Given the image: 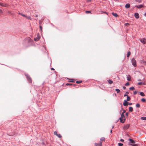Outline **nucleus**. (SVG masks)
<instances>
[{
	"label": "nucleus",
	"instance_id": "f3484780",
	"mask_svg": "<svg viewBox=\"0 0 146 146\" xmlns=\"http://www.w3.org/2000/svg\"><path fill=\"white\" fill-rule=\"evenodd\" d=\"M129 110L130 112H132L133 111V108L131 107H130L129 108Z\"/></svg>",
	"mask_w": 146,
	"mask_h": 146
},
{
	"label": "nucleus",
	"instance_id": "09e8293b",
	"mask_svg": "<svg viewBox=\"0 0 146 146\" xmlns=\"http://www.w3.org/2000/svg\"><path fill=\"white\" fill-rule=\"evenodd\" d=\"M129 24L128 23H126L125 24V25H129Z\"/></svg>",
	"mask_w": 146,
	"mask_h": 146
},
{
	"label": "nucleus",
	"instance_id": "dca6fc26",
	"mask_svg": "<svg viewBox=\"0 0 146 146\" xmlns=\"http://www.w3.org/2000/svg\"><path fill=\"white\" fill-rule=\"evenodd\" d=\"M127 99L126 101H129L131 100L129 96H127Z\"/></svg>",
	"mask_w": 146,
	"mask_h": 146
},
{
	"label": "nucleus",
	"instance_id": "a878e982",
	"mask_svg": "<svg viewBox=\"0 0 146 146\" xmlns=\"http://www.w3.org/2000/svg\"><path fill=\"white\" fill-rule=\"evenodd\" d=\"M129 94V92H126L125 94L124 95V96L125 97L126 96H128L127 95Z\"/></svg>",
	"mask_w": 146,
	"mask_h": 146
},
{
	"label": "nucleus",
	"instance_id": "4468645a",
	"mask_svg": "<svg viewBox=\"0 0 146 146\" xmlns=\"http://www.w3.org/2000/svg\"><path fill=\"white\" fill-rule=\"evenodd\" d=\"M105 138L104 137H102L100 139V142H102H102H105Z\"/></svg>",
	"mask_w": 146,
	"mask_h": 146
},
{
	"label": "nucleus",
	"instance_id": "5fc2aeb1",
	"mask_svg": "<svg viewBox=\"0 0 146 146\" xmlns=\"http://www.w3.org/2000/svg\"><path fill=\"white\" fill-rule=\"evenodd\" d=\"M38 17L37 15H36V16H35V17Z\"/></svg>",
	"mask_w": 146,
	"mask_h": 146
},
{
	"label": "nucleus",
	"instance_id": "f03ea898",
	"mask_svg": "<svg viewBox=\"0 0 146 146\" xmlns=\"http://www.w3.org/2000/svg\"><path fill=\"white\" fill-rule=\"evenodd\" d=\"M131 62L132 63L133 65L135 67L136 66V61L134 58L132 59L131 60Z\"/></svg>",
	"mask_w": 146,
	"mask_h": 146
},
{
	"label": "nucleus",
	"instance_id": "72a5a7b5",
	"mask_svg": "<svg viewBox=\"0 0 146 146\" xmlns=\"http://www.w3.org/2000/svg\"><path fill=\"white\" fill-rule=\"evenodd\" d=\"M19 14H20L22 16H23V17H27V16H25V15L23 14L22 13H19Z\"/></svg>",
	"mask_w": 146,
	"mask_h": 146
},
{
	"label": "nucleus",
	"instance_id": "473e14b6",
	"mask_svg": "<svg viewBox=\"0 0 146 146\" xmlns=\"http://www.w3.org/2000/svg\"><path fill=\"white\" fill-rule=\"evenodd\" d=\"M129 82H127L125 84V86H128L129 85Z\"/></svg>",
	"mask_w": 146,
	"mask_h": 146
},
{
	"label": "nucleus",
	"instance_id": "c03bdc74",
	"mask_svg": "<svg viewBox=\"0 0 146 146\" xmlns=\"http://www.w3.org/2000/svg\"><path fill=\"white\" fill-rule=\"evenodd\" d=\"M128 104L129 105H131L132 104V103H128Z\"/></svg>",
	"mask_w": 146,
	"mask_h": 146
},
{
	"label": "nucleus",
	"instance_id": "6e6d98bb",
	"mask_svg": "<svg viewBox=\"0 0 146 146\" xmlns=\"http://www.w3.org/2000/svg\"><path fill=\"white\" fill-rule=\"evenodd\" d=\"M104 13H106V14H107V13H106V12H105Z\"/></svg>",
	"mask_w": 146,
	"mask_h": 146
},
{
	"label": "nucleus",
	"instance_id": "aec40b11",
	"mask_svg": "<svg viewBox=\"0 0 146 146\" xmlns=\"http://www.w3.org/2000/svg\"><path fill=\"white\" fill-rule=\"evenodd\" d=\"M108 81L110 84H111L113 83V81L111 80H108Z\"/></svg>",
	"mask_w": 146,
	"mask_h": 146
},
{
	"label": "nucleus",
	"instance_id": "4c0bfd02",
	"mask_svg": "<svg viewBox=\"0 0 146 146\" xmlns=\"http://www.w3.org/2000/svg\"><path fill=\"white\" fill-rule=\"evenodd\" d=\"M26 18H27V19H30L31 20V18L30 17H27H27H26Z\"/></svg>",
	"mask_w": 146,
	"mask_h": 146
},
{
	"label": "nucleus",
	"instance_id": "b1692460",
	"mask_svg": "<svg viewBox=\"0 0 146 146\" xmlns=\"http://www.w3.org/2000/svg\"><path fill=\"white\" fill-rule=\"evenodd\" d=\"M141 63L143 64L144 65L146 64V62L144 60H142L141 61Z\"/></svg>",
	"mask_w": 146,
	"mask_h": 146
},
{
	"label": "nucleus",
	"instance_id": "bb28decb",
	"mask_svg": "<svg viewBox=\"0 0 146 146\" xmlns=\"http://www.w3.org/2000/svg\"><path fill=\"white\" fill-rule=\"evenodd\" d=\"M136 107L137 108H139L140 107V105L139 104H137L136 105Z\"/></svg>",
	"mask_w": 146,
	"mask_h": 146
},
{
	"label": "nucleus",
	"instance_id": "39448f33",
	"mask_svg": "<svg viewBox=\"0 0 146 146\" xmlns=\"http://www.w3.org/2000/svg\"><path fill=\"white\" fill-rule=\"evenodd\" d=\"M129 127V124H127L126 125H125L124 126L123 129L124 130H126Z\"/></svg>",
	"mask_w": 146,
	"mask_h": 146
},
{
	"label": "nucleus",
	"instance_id": "7c9ffc66",
	"mask_svg": "<svg viewBox=\"0 0 146 146\" xmlns=\"http://www.w3.org/2000/svg\"><path fill=\"white\" fill-rule=\"evenodd\" d=\"M129 89L131 90H133L134 89V88L133 87H132L129 88Z\"/></svg>",
	"mask_w": 146,
	"mask_h": 146
},
{
	"label": "nucleus",
	"instance_id": "4d7b16f0",
	"mask_svg": "<svg viewBox=\"0 0 146 146\" xmlns=\"http://www.w3.org/2000/svg\"><path fill=\"white\" fill-rule=\"evenodd\" d=\"M113 127H113H113H112V128L113 129Z\"/></svg>",
	"mask_w": 146,
	"mask_h": 146
},
{
	"label": "nucleus",
	"instance_id": "2f4dec72",
	"mask_svg": "<svg viewBox=\"0 0 146 146\" xmlns=\"http://www.w3.org/2000/svg\"><path fill=\"white\" fill-rule=\"evenodd\" d=\"M118 145L119 146H122L123 145V144L121 143H118Z\"/></svg>",
	"mask_w": 146,
	"mask_h": 146
},
{
	"label": "nucleus",
	"instance_id": "ddd939ff",
	"mask_svg": "<svg viewBox=\"0 0 146 146\" xmlns=\"http://www.w3.org/2000/svg\"><path fill=\"white\" fill-rule=\"evenodd\" d=\"M127 80L130 81L131 79V77L130 75H128L127 76Z\"/></svg>",
	"mask_w": 146,
	"mask_h": 146
},
{
	"label": "nucleus",
	"instance_id": "6ab92c4d",
	"mask_svg": "<svg viewBox=\"0 0 146 146\" xmlns=\"http://www.w3.org/2000/svg\"><path fill=\"white\" fill-rule=\"evenodd\" d=\"M112 15L114 17H117L118 16V15H117V14L116 13H112Z\"/></svg>",
	"mask_w": 146,
	"mask_h": 146
},
{
	"label": "nucleus",
	"instance_id": "37998d69",
	"mask_svg": "<svg viewBox=\"0 0 146 146\" xmlns=\"http://www.w3.org/2000/svg\"><path fill=\"white\" fill-rule=\"evenodd\" d=\"M92 0H86V1L87 2H90Z\"/></svg>",
	"mask_w": 146,
	"mask_h": 146
},
{
	"label": "nucleus",
	"instance_id": "864d4df0",
	"mask_svg": "<svg viewBox=\"0 0 146 146\" xmlns=\"http://www.w3.org/2000/svg\"><path fill=\"white\" fill-rule=\"evenodd\" d=\"M145 15L146 16V13H145Z\"/></svg>",
	"mask_w": 146,
	"mask_h": 146
},
{
	"label": "nucleus",
	"instance_id": "58836bf2",
	"mask_svg": "<svg viewBox=\"0 0 146 146\" xmlns=\"http://www.w3.org/2000/svg\"><path fill=\"white\" fill-rule=\"evenodd\" d=\"M40 28V31H41L42 30V27L40 25L39 26Z\"/></svg>",
	"mask_w": 146,
	"mask_h": 146
},
{
	"label": "nucleus",
	"instance_id": "79ce46f5",
	"mask_svg": "<svg viewBox=\"0 0 146 146\" xmlns=\"http://www.w3.org/2000/svg\"><path fill=\"white\" fill-rule=\"evenodd\" d=\"M125 115H126L127 117L128 116V112L126 113Z\"/></svg>",
	"mask_w": 146,
	"mask_h": 146
},
{
	"label": "nucleus",
	"instance_id": "c756f323",
	"mask_svg": "<svg viewBox=\"0 0 146 146\" xmlns=\"http://www.w3.org/2000/svg\"><path fill=\"white\" fill-rule=\"evenodd\" d=\"M82 82V81H76V83L78 84H79L81 83Z\"/></svg>",
	"mask_w": 146,
	"mask_h": 146
},
{
	"label": "nucleus",
	"instance_id": "f8f14e48",
	"mask_svg": "<svg viewBox=\"0 0 146 146\" xmlns=\"http://www.w3.org/2000/svg\"><path fill=\"white\" fill-rule=\"evenodd\" d=\"M134 15H135V17L137 19H138L139 18V14L137 13H135V14Z\"/></svg>",
	"mask_w": 146,
	"mask_h": 146
},
{
	"label": "nucleus",
	"instance_id": "7ed1b4c3",
	"mask_svg": "<svg viewBox=\"0 0 146 146\" xmlns=\"http://www.w3.org/2000/svg\"><path fill=\"white\" fill-rule=\"evenodd\" d=\"M54 134L56 135L59 138H60L62 137V136L60 134H58L56 131L54 132Z\"/></svg>",
	"mask_w": 146,
	"mask_h": 146
},
{
	"label": "nucleus",
	"instance_id": "5701e85b",
	"mask_svg": "<svg viewBox=\"0 0 146 146\" xmlns=\"http://www.w3.org/2000/svg\"><path fill=\"white\" fill-rule=\"evenodd\" d=\"M131 54V52H127V57H129Z\"/></svg>",
	"mask_w": 146,
	"mask_h": 146
},
{
	"label": "nucleus",
	"instance_id": "412c9836",
	"mask_svg": "<svg viewBox=\"0 0 146 146\" xmlns=\"http://www.w3.org/2000/svg\"><path fill=\"white\" fill-rule=\"evenodd\" d=\"M141 119L142 120H146V117H142L141 118Z\"/></svg>",
	"mask_w": 146,
	"mask_h": 146
},
{
	"label": "nucleus",
	"instance_id": "9d476101",
	"mask_svg": "<svg viewBox=\"0 0 146 146\" xmlns=\"http://www.w3.org/2000/svg\"><path fill=\"white\" fill-rule=\"evenodd\" d=\"M40 38V36L39 35H38L37 37L35 38H34V40L36 41H37Z\"/></svg>",
	"mask_w": 146,
	"mask_h": 146
},
{
	"label": "nucleus",
	"instance_id": "a19ab883",
	"mask_svg": "<svg viewBox=\"0 0 146 146\" xmlns=\"http://www.w3.org/2000/svg\"><path fill=\"white\" fill-rule=\"evenodd\" d=\"M137 92L136 91H135L133 92V94L134 95H135L137 94Z\"/></svg>",
	"mask_w": 146,
	"mask_h": 146
},
{
	"label": "nucleus",
	"instance_id": "49530a36",
	"mask_svg": "<svg viewBox=\"0 0 146 146\" xmlns=\"http://www.w3.org/2000/svg\"><path fill=\"white\" fill-rule=\"evenodd\" d=\"M120 141L121 142H123L124 141V140L123 139H121L120 140Z\"/></svg>",
	"mask_w": 146,
	"mask_h": 146
},
{
	"label": "nucleus",
	"instance_id": "9b49d317",
	"mask_svg": "<svg viewBox=\"0 0 146 146\" xmlns=\"http://www.w3.org/2000/svg\"><path fill=\"white\" fill-rule=\"evenodd\" d=\"M135 7L138 8H140L143 7V6L142 5H136Z\"/></svg>",
	"mask_w": 146,
	"mask_h": 146
},
{
	"label": "nucleus",
	"instance_id": "603ef678",
	"mask_svg": "<svg viewBox=\"0 0 146 146\" xmlns=\"http://www.w3.org/2000/svg\"><path fill=\"white\" fill-rule=\"evenodd\" d=\"M112 130H111V131H110V133H112Z\"/></svg>",
	"mask_w": 146,
	"mask_h": 146
},
{
	"label": "nucleus",
	"instance_id": "4be33fe9",
	"mask_svg": "<svg viewBox=\"0 0 146 146\" xmlns=\"http://www.w3.org/2000/svg\"><path fill=\"white\" fill-rule=\"evenodd\" d=\"M140 94L142 96H145L143 92H140Z\"/></svg>",
	"mask_w": 146,
	"mask_h": 146
},
{
	"label": "nucleus",
	"instance_id": "f257e3e1",
	"mask_svg": "<svg viewBox=\"0 0 146 146\" xmlns=\"http://www.w3.org/2000/svg\"><path fill=\"white\" fill-rule=\"evenodd\" d=\"M120 120L121 122L124 123L125 121V118L124 114L123 113H122L121 115V117L120 118Z\"/></svg>",
	"mask_w": 146,
	"mask_h": 146
},
{
	"label": "nucleus",
	"instance_id": "0eeeda50",
	"mask_svg": "<svg viewBox=\"0 0 146 146\" xmlns=\"http://www.w3.org/2000/svg\"><path fill=\"white\" fill-rule=\"evenodd\" d=\"M0 5L2 7H6L8 6V5L7 4L1 2H0Z\"/></svg>",
	"mask_w": 146,
	"mask_h": 146
},
{
	"label": "nucleus",
	"instance_id": "8fccbe9b",
	"mask_svg": "<svg viewBox=\"0 0 146 146\" xmlns=\"http://www.w3.org/2000/svg\"><path fill=\"white\" fill-rule=\"evenodd\" d=\"M51 69L52 70H54V69L53 68H51Z\"/></svg>",
	"mask_w": 146,
	"mask_h": 146
},
{
	"label": "nucleus",
	"instance_id": "a18cd8bd",
	"mask_svg": "<svg viewBox=\"0 0 146 146\" xmlns=\"http://www.w3.org/2000/svg\"><path fill=\"white\" fill-rule=\"evenodd\" d=\"M133 146H138L136 144H134L132 145Z\"/></svg>",
	"mask_w": 146,
	"mask_h": 146
},
{
	"label": "nucleus",
	"instance_id": "2eb2a0df",
	"mask_svg": "<svg viewBox=\"0 0 146 146\" xmlns=\"http://www.w3.org/2000/svg\"><path fill=\"white\" fill-rule=\"evenodd\" d=\"M130 7V4L129 3L127 4L125 6V7L126 8H129Z\"/></svg>",
	"mask_w": 146,
	"mask_h": 146
},
{
	"label": "nucleus",
	"instance_id": "a211bd4d",
	"mask_svg": "<svg viewBox=\"0 0 146 146\" xmlns=\"http://www.w3.org/2000/svg\"><path fill=\"white\" fill-rule=\"evenodd\" d=\"M129 140L131 143H135V142L133 140L131 139H129Z\"/></svg>",
	"mask_w": 146,
	"mask_h": 146
},
{
	"label": "nucleus",
	"instance_id": "393cba45",
	"mask_svg": "<svg viewBox=\"0 0 146 146\" xmlns=\"http://www.w3.org/2000/svg\"><path fill=\"white\" fill-rule=\"evenodd\" d=\"M141 101L143 102H145L146 101V100L144 98H142L141 99Z\"/></svg>",
	"mask_w": 146,
	"mask_h": 146
},
{
	"label": "nucleus",
	"instance_id": "20e7f679",
	"mask_svg": "<svg viewBox=\"0 0 146 146\" xmlns=\"http://www.w3.org/2000/svg\"><path fill=\"white\" fill-rule=\"evenodd\" d=\"M26 76L28 80V81L30 83H31L32 82V80L31 77L27 74L26 75Z\"/></svg>",
	"mask_w": 146,
	"mask_h": 146
},
{
	"label": "nucleus",
	"instance_id": "423d86ee",
	"mask_svg": "<svg viewBox=\"0 0 146 146\" xmlns=\"http://www.w3.org/2000/svg\"><path fill=\"white\" fill-rule=\"evenodd\" d=\"M140 41L144 44L146 43V39L145 38L141 39L140 40Z\"/></svg>",
	"mask_w": 146,
	"mask_h": 146
},
{
	"label": "nucleus",
	"instance_id": "de8ad7c7",
	"mask_svg": "<svg viewBox=\"0 0 146 146\" xmlns=\"http://www.w3.org/2000/svg\"><path fill=\"white\" fill-rule=\"evenodd\" d=\"M123 89H125L126 88V87H125V86H123Z\"/></svg>",
	"mask_w": 146,
	"mask_h": 146
},
{
	"label": "nucleus",
	"instance_id": "6e6552de",
	"mask_svg": "<svg viewBox=\"0 0 146 146\" xmlns=\"http://www.w3.org/2000/svg\"><path fill=\"white\" fill-rule=\"evenodd\" d=\"M95 145L96 146H102V142H100L99 143H95Z\"/></svg>",
	"mask_w": 146,
	"mask_h": 146
},
{
	"label": "nucleus",
	"instance_id": "cd10ccee",
	"mask_svg": "<svg viewBox=\"0 0 146 146\" xmlns=\"http://www.w3.org/2000/svg\"><path fill=\"white\" fill-rule=\"evenodd\" d=\"M85 13L86 14L89 13H91V14L92 13L91 11H85Z\"/></svg>",
	"mask_w": 146,
	"mask_h": 146
},
{
	"label": "nucleus",
	"instance_id": "ea45409f",
	"mask_svg": "<svg viewBox=\"0 0 146 146\" xmlns=\"http://www.w3.org/2000/svg\"><path fill=\"white\" fill-rule=\"evenodd\" d=\"M126 112V110H123V111L122 113H123V114L125 113Z\"/></svg>",
	"mask_w": 146,
	"mask_h": 146
},
{
	"label": "nucleus",
	"instance_id": "3c124183",
	"mask_svg": "<svg viewBox=\"0 0 146 146\" xmlns=\"http://www.w3.org/2000/svg\"><path fill=\"white\" fill-rule=\"evenodd\" d=\"M2 12V10L0 9V13H1Z\"/></svg>",
	"mask_w": 146,
	"mask_h": 146
},
{
	"label": "nucleus",
	"instance_id": "c9c22d12",
	"mask_svg": "<svg viewBox=\"0 0 146 146\" xmlns=\"http://www.w3.org/2000/svg\"><path fill=\"white\" fill-rule=\"evenodd\" d=\"M69 82H74V81L72 79V80H70V81H69Z\"/></svg>",
	"mask_w": 146,
	"mask_h": 146
},
{
	"label": "nucleus",
	"instance_id": "1a4fd4ad",
	"mask_svg": "<svg viewBox=\"0 0 146 146\" xmlns=\"http://www.w3.org/2000/svg\"><path fill=\"white\" fill-rule=\"evenodd\" d=\"M128 103L127 102V101H126V100H124V101L123 104L124 106H127L128 105Z\"/></svg>",
	"mask_w": 146,
	"mask_h": 146
},
{
	"label": "nucleus",
	"instance_id": "f704fd0d",
	"mask_svg": "<svg viewBox=\"0 0 146 146\" xmlns=\"http://www.w3.org/2000/svg\"><path fill=\"white\" fill-rule=\"evenodd\" d=\"M66 85L68 86V85H72V84H69V83H67L66 84Z\"/></svg>",
	"mask_w": 146,
	"mask_h": 146
},
{
	"label": "nucleus",
	"instance_id": "c85d7f7f",
	"mask_svg": "<svg viewBox=\"0 0 146 146\" xmlns=\"http://www.w3.org/2000/svg\"><path fill=\"white\" fill-rule=\"evenodd\" d=\"M115 91H117V93H118L120 92V90L119 89H116Z\"/></svg>",
	"mask_w": 146,
	"mask_h": 146
},
{
	"label": "nucleus",
	"instance_id": "e433bc0d",
	"mask_svg": "<svg viewBox=\"0 0 146 146\" xmlns=\"http://www.w3.org/2000/svg\"><path fill=\"white\" fill-rule=\"evenodd\" d=\"M142 84V82H139L138 83V85H141Z\"/></svg>",
	"mask_w": 146,
	"mask_h": 146
}]
</instances>
